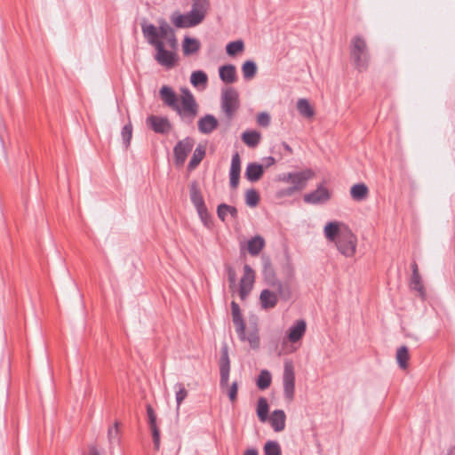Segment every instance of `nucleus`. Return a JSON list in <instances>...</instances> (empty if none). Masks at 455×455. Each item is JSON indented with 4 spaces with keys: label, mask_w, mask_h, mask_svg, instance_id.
Segmentation results:
<instances>
[{
    "label": "nucleus",
    "mask_w": 455,
    "mask_h": 455,
    "mask_svg": "<svg viewBox=\"0 0 455 455\" xmlns=\"http://www.w3.org/2000/svg\"><path fill=\"white\" fill-rule=\"evenodd\" d=\"M350 228L340 220H331L323 226L324 238L332 243H335Z\"/></svg>",
    "instance_id": "obj_10"
},
{
    "label": "nucleus",
    "mask_w": 455,
    "mask_h": 455,
    "mask_svg": "<svg viewBox=\"0 0 455 455\" xmlns=\"http://www.w3.org/2000/svg\"><path fill=\"white\" fill-rule=\"evenodd\" d=\"M162 100L182 117L192 120L197 114V105L193 95L188 90H182L180 97L167 86L160 91Z\"/></svg>",
    "instance_id": "obj_2"
},
{
    "label": "nucleus",
    "mask_w": 455,
    "mask_h": 455,
    "mask_svg": "<svg viewBox=\"0 0 455 455\" xmlns=\"http://www.w3.org/2000/svg\"><path fill=\"white\" fill-rule=\"evenodd\" d=\"M265 455H281V448L278 443L269 441L264 446Z\"/></svg>",
    "instance_id": "obj_40"
},
{
    "label": "nucleus",
    "mask_w": 455,
    "mask_h": 455,
    "mask_svg": "<svg viewBox=\"0 0 455 455\" xmlns=\"http://www.w3.org/2000/svg\"><path fill=\"white\" fill-rule=\"evenodd\" d=\"M217 213L219 218L221 219L223 221L226 220L228 214L231 215L233 218L237 217V210L233 206L224 204L219 205Z\"/></svg>",
    "instance_id": "obj_32"
},
{
    "label": "nucleus",
    "mask_w": 455,
    "mask_h": 455,
    "mask_svg": "<svg viewBox=\"0 0 455 455\" xmlns=\"http://www.w3.org/2000/svg\"><path fill=\"white\" fill-rule=\"evenodd\" d=\"M411 289L419 291L420 295H423L424 286L422 284L419 271H416V270L413 271L411 280Z\"/></svg>",
    "instance_id": "obj_37"
},
{
    "label": "nucleus",
    "mask_w": 455,
    "mask_h": 455,
    "mask_svg": "<svg viewBox=\"0 0 455 455\" xmlns=\"http://www.w3.org/2000/svg\"><path fill=\"white\" fill-rule=\"evenodd\" d=\"M147 413L149 421L150 427H157L156 426V415L151 405L147 406Z\"/></svg>",
    "instance_id": "obj_45"
},
{
    "label": "nucleus",
    "mask_w": 455,
    "mask_h": 455,
    "mask_svg": "<svg viewBox=\"0 0 455 455\" xmlns=\"http://www.w3.org/2000/svg\"><path fill=\"white\" fill-rule=\"evenodd\" d=\"M148 124L156 132L165 133L171 130V124L167 118L152 116L147 120Z\"/></svg>",
    "instance_id": "obj_15"
},
{
    "label": "nucleus",
    "mask_w": 455,
    "mask_h": 455,
    "mask_svg": "<svg viewBox=\"0 0 455 455\" xmlns=\"http://www.w3.org/2000/svg\"><path fill=\"white\" fill-rule=\"evenodd\" d=\"M331 196L329 188L323 183L319 184L315 190L307 193L303 196L305 203L309 204H320L327 203Z\"/></svg>",
    "instance_id": "obj_11"
},
{
    "label": "nucleus",
    "mask_w": 455,
    "mask_h": 455,
    "mask_svg": "<svg viewBox=\"0 0 455 455\" xmlns=\"http://www.w3.org/2000/svg\"><path fill=\"white\" fill-rule=\"evenodd\" d=\"M231 309L232 319L235 327V331L238 333L240 339H244V323L242 318L239 306L235 301H232Z\"/></svg>",
    "instance_id": "obj_16"
},
{
    "label": "nucleus",
    "mask_w": 455,
    "mask_h": 455,
    "mask_svg": "<svg viewBox=\"0 0 455 455\" xmlns=\"http://www.w3.org/2000/svg\"><path fill=\"white\" fill-rule=\"evenodd\" d=\"M351 197L355 201H363L367 198L369 195L368 187L363 183H357L350 188Z\"/></svg>",
    "instance_id": "obj_24"
},
{
    "label": "nucleus",
    "mask_w": 455,
    "mask_h": 455,
    "mask_svg": "<svg viewBox=\"0 0 455 455\" xmlns=\"http://www.w3.org/2000/svg\"><path fill=\"white\" fill-rule=\"evenodd\" d=\"M197 212H198V215L200 216V219L204 222V224L206 227H209L211 224V218L207 212L206 206L202 208V210L201 209L197 210Z\"/></svg>",
    "instance_id": "obj_44"
},
{
    "label": "nucleus",
    "mask_w": 455,
    "mask_h": 455,
    "mask_svg": "<svg viewBox=\"0 0 455 455\" xmlns=\"http://www.w3.org/2000/svg\"><path fill=\"white\" fill-rule=\"evenodd\" d=\"M175 387L177 388V391H176L177 408H176V410H177V411H179L182 402L186 399V397L188 395V391L187 390L184 384H182V383L176 384Z\"/></svg>",
    "instance_id": "obj_35"
},
{
    "label": "nucleus",
    "mask_w": 455,
    "mask_h": 455,
    "mask_svg": "<svg viewBox=\"0 0 455 455\" xmlns=\"http://www.w3.org/2000/svg\"><path fill=\"white\" fill-rule=\"evenodd\" d=\"M209 9V0H192L191 11L187 14L172 13L171 21L177 28L196 27L203 22Z\"/></svg>",
    "instance_id": "obj_3"
},
{
    "label": "nucleus",
    "mask_w": 455,
    "mask_h": 455,
    "mask_svg": "<svg viewBox=\"0 0 455 455\" xmlns=\"http://www.w3.org/2000/svg\"><path fill=\"white\" fill-rule=\"evenodd\" d=\"M240 172H241V159L238 153H235L231 160V166H230V185L232 188H235L238 186L239 183V178H240Z\"/></svg>",
    "instance_id": "obj_18"
},
{
    "label": "nucleus",
    "mask_w": 455,
    "mask_h": 455,
    "mask_svg": "<svg viewBox=\"0 0 455 455\" xmlns=\"http://www.w3.org/2000/svg\"><path fill=\"white\" fill-rule=\"evenodd\" d=\"M414 270L418 271V267H417V265H414V266H413V271H414Z\"/></svg>",
    "instance_id": "obj_53"
},
{
    "label": "nucleus",
    "mask_w": 455,
    "mask_h": 455,
    "mask_svg": "<svg viewBox=\"0 0 455 455\" xmlns=\"http://www.w3.org/2000/svg\"><path fill=\"white\" fill-rule=\"evenodd\" d=\"M242 71L244 78L251 79L255 76L257 72V66L251 60L245 61L242 66Z\"/></svg>",
    "instance_id": "obj_34"
},
{
    "label": "nucleus",
    "mask_w": 455,
    "mask_h": 455,
    "mask_svg": "<svg viewBox=\"0 0 455 455\" xmlns=\"http://www.w3.org/2000/svg\"><path fill=\"white\" fill-rule=\"evenodd\" d=\"M243 48L244 45L243 41L237 40L229 43L227 45L226 50L228 55L235 56V54L242 52L243 51Z\"/></svg>",
    "instance_id": "obj_36"
},
{
    "label": "nucleus",
    "mask_w": 455,
    "mask_h": 455,
    "mask_svg": "<svg viewBox=\"0 0 455 455\" xmlns=\"http://www.w3.org/2000/svg\"><path fill=\"white\" fill-rule=\"evenodd\" d=\"M243 455H258V451L255 449H248L244 451Z\"/></svg>",
    "instance_id": "obj_51"
},
{
    "label": "nucleus",
    "mask_w": 455,
    "mask_h": 455,
    "mask_svg": "<svg viewBox=\"0 0 455 455\" xmlns=\"http://www.w3.org/2000/svg\"><path fill=\"white\" fill-rule=\"evenodd\" d=\"M246 204L251 207H255L259 201V196L254 189L247 190L245 193Z\"/></svg>",
    "instance_id": "obj_41"
},
{
    "label": "nucleus",
    "mask_w": 455,
    "mask_h": 455,
    "mask_svg": "<svg viewBox=\"0 0 455 455\" xmlns=\"http://www.w3.org/2000/svg\"><path fill=\"white\" fill-rule=\"evenodd\" d=\"M220 388L225 392L230 402L235 403L237 397L238 392V383L234 381L230 386L228 384L229 380V371H230V362L228 355L227 350L223 352V355L220 358Z\"/></svg>",
    "instance_id": "obj_6"
},
{
    "label": "nucleus",
    "mask_w": 455,
    "mask_h": 455,
    "mask_svg": "<svg viewBox=\"0 0 455 455\" xmlns=\"http://www.w3.org/2000/svg\"><path fill=\"white\" fill-rule=\"evenodd\" d=\"M220 78L226 84H233L236 81V70L234 65L221 66L219 69Z\"/></svg>",
    "instance_id": "obj_21"
},
{
    "label": "nucleus",
    "mask_w": 455,
    "mask_h": 455,
    "mask_svg": "<svg viewBox=\"0 0 455 455\" xmlns=\"http://www.w3.org/2000/svg\"><path fill=\"white\" fill-rule=\"evenodd\" d=\"M88 455H100V453L95 445H91L89 447Z\"/></svg>",
    "instance_id": "obj_50"
},
{
    "label": "nucleus",
    "mask_w": 455,
    "mask_h": 455,
    "mask_svg": "<svg viewBox=\"0 0 455 455\" xmlns=\"http://www.w3.org/2000/svg\"><path fill=\"white\" fill-rule=\"evenodd\" d=\"M396 362L399 364L401 369H407L408 368V362L410 359V354L409 349L405 346H402L396 350Z\"/></svg>",
    "instance_id": "obj_28"
},
{
    "label": "nucleus",
    "mask_w": 455,
    "mask_h": 455,
    "mask_svg": "<svg viewBox=\"0 0 455 455\" xmlns=\"http://www.w3.org/2000/svg\"><path fill=\"white\" fill-rule=\"evenodd\" d=\"M350 58L357 71L363 72L367 70L370 63V52L366 40L363 37L356 36L352 38Z\"/></svg>",
    "instance_id": "obj_5"
},
{
    "label": "nucleus",
    "mask_w": 455,
    "mask_h": 455,
    "mask_svg": "<svg viewBox=\"0 0 455 455\" xmlns=\"http://www.w3.org/2000/svg\"><path fill=\"white\" fill-rule=\"evenodd\" d=\"M112 428H113V426L109 425L108 429V435L109 440H111Z\"/></svg>",
    "instance_id": "obj_52"
},
{
    "label": "nucleus",
    "mask_w": 455,
    "mask_h": 455,
    "mask_svg": "<svg viewBox=\"0 0 455 455\" xmlns=\"http://www.w3.org/2000/svg\"><path fill=\"white\" fill-rule=\"evenodd\" d=\"M264 273H265L266 278L268 280L269 283H271L272 285H275L274 273H273V269L269 264H267L265 266Z\"/></svg>",
    "instance_id": "obj_47"
},
{
    "label": "nucleus",
    "mask_w": 455,
    "mask_h": 455,
    "mask_svg": "<svg viewBox=\"0 0 455 455\" xmlns=\"http://www.w3.org/2000/svg\"><path fill=\"white\" fill-rule=\"evenodd\" d=\"M142 31L148 42L156 48V61L167 68H172L177 60V39L172 28L166 22L161 23L159 28L143 23Z\"/></svg>",
    "instance_id": "obj_1"
},
{
    "label": "nucleus",
    "mask_w": 455,
    "mask_h": 455,
    "mask_svg": "<svg viewBox=\"0 0 455 455\" xmlns=\"http://www.w3.org/2000/svg\"><path fill=\"white\" fill-rule=\"evenodd\" d=\"M150 428H151V431H152V435H153L155 448L156 450H158L159 446H160V432H159V429H158L157 427H150Z\"/></svg>",
    "instance_id": "obj_46"
},
{
    "label": "nucleus",
    "mask_w": 455,
    "mask_h": 455,
    "mask_svg": "<svg viewBox=\"0 0 455 455\" xmlns=\"http://www.w3.org/2000/svg\"><path fill=\"white\" fill-rule=\"evenodd\" d=\"M190 198L196 210L205 207L204 200L197 187L193 185L190 188Z\"/></svg>",
    "instance_id": "obj_29"
},
{
    "label": "nucleus",
    "mask_w": 455,
    "mask_h": 455,
    "mask_svg": "<svg viewBox=\"0 0 455 455\" xmlns=\"http://www.w3.org/2000/svg\"><path fill=\"white\" fill-rule=\"evenodd\" d=\"M257 123L259 125L267 127L270 124V116L267 113L262 112L257 116Z\"/></svg>",
    "instance_id": "obj_43"
},
{
    "label": "nucleus",
    "mask_w": 455,
    "mask_h": 455,
    "mask_svg": "<svg viewBox=\"0 0 455 455\" xmlns=\"http://www.w3.org/2000/svg\"><path fill=\"white\" fill-rule=\"evenodd\" d=\"M261 307L264 309L273 308L276 306L278 299L277 295L269 290H263L259 296Z\"/></svg>",
    "instance_id": "obj_22"
},
{
    "label": "nucleus",
    "mask_w": 455,
    "mask_h": 455,
    "mask_svg": "<svg viewBox=\"0 0 455 455\" xmlns=\"http://www.w3.org/2000/svg\"><path fill=\"white\" fill-rule=\"evenodd\" d=\"M358 239L350 228L335 243L338 251L346 258H353L357 250Z\"/></svg>",
    "instance_id": "obj_8"
},
{
    "label": "nucleus",
    "mask_w": 455,
    "mask_h": 455,
    "mask_svg": "<svg viewBox=\"0 0 455 455\" xmlns=\"http://www.w3.org/2000/svg\"><path fill=\"white\" fill-rule=\"evenodd\" d=\"M218 126V120L212 115H206L198 121V129L202 133L213 132Z\"/></svg>",
    "instance_id": "obj_19"
},
{
    "label": "nucleus",
    "mask_w": 455,
    "mask_h": 455,
    "mask_svg": "<svg viewBox=\"0 0 455 455\" xmlns=\"http://www.w3.org/2000/svg\"><path fill=\"white\" fill-rule=\"evenodd\" d=\"M190 81L194 86H198L200 84L205 85L207 83V76L203 71H195L191 75Z\"/></svg>",
    "instance_id": "obj_38"
},
{
    "label": "nucleus",
    "mask_w": 455,
    "mask_h": 455,
    "mask_svg": "<svg viewBox=\"0 0 455 455\" xmlns=\"http://www.w3.org/2000/svg\"><path fill=\"white\" fill-rule=\"evenodd\" d=\"M315 177L312 170L307 169L300 172H288L278 177V180L290 183L291 187L281 189L276 193L278 198L291 196L295 192L303 190L308 180Z\"/></svg>",
    "instance_id": "obj_4"
},
{
    "label": "nucleus",
    "mask_w": 455,
    "mask_h": 455,
    "mask_svg": "<svg viewBox=\"0 0 455 455\" xmlns=\"http://www.w3.org/2000/svg\"><path fill=\"white\" fill-rule=\"evenodd\" d=\"M268 404L264 397H260L257 403V415L261 422H265L267 419Z\"/></svg>",
    "instance_id": "obj_31"
},
{
    "label": "nucleus",
    "mask_w": 455,
    "mask_h": 455,
    "mask_svg": "<svg viewBox=\"0 0 455 455\" xmlns=\"http://www.w3.org/2000/svg\"><path fill=\"white\" fill-rule=\"evenodd\" d=\"M195 141L193 139L186 138L180 140L174 148V157L177 165L181 166L186 161L188 155L191 152Z\"/></svg>",
    "instance_id": "obj_12"
},
{
    "label": "nucleus",
    "mask_w": 455,
    "mask_h": 455,
    "mask_svg": "<svg viewBox=\"0 0 455 455\" xmlns=\"http://www.w3.org/2000/svg\"><path fill=\"white\" fill-rule=\"evenodd\" d=\"M228 275L230 289L232 290V291H234V290L235 288V270L232 268H228Z\"/></svg>",
    "instance_id": "obj_48"
},
{
    "label": "nucleus",
    "mask_w": 455,
    "mask_h": 455,
    "mask_svg": "<svg viewBox=\"0 0 455 455\" xmlns=\"http://www.w3.org/2000/svg\"><path fill=\"white\" fill-rule=\"evenodd\" d=\"M271 374L268 371L263 370L260 371L258 380H257V386L259 389H266L271 384Z\"/></svg>",
    "instance_id": "obj_33"
},
{
    "label": "nucleus",
    "mask_w": 455,
    "mask_h": 455,
    "mask_svg": "<svg viewBox=\"0 0 455 455\" xmlns=\"http://www.w3.org/2000/svg\"><path fill=\"white\" fill-rule=\"evenodd\" d=\"M307 331V323L304 320L296 321L286 331V339L291 343H297L302 339Z\"/></svg>",
    "instance_id": "obj_14"
},
{
    "label": "nucleus",
    "mask_w": 455,
    "mask_h": 455,
    "mask_svg": "<svg viewBox=\"0 0 455 455\" xmlns=\"http://www.w3.org/2000/svg\"><path fill=\"white\" fill-rule=\"evenodd\" d=\"M261 139V135L256 131H246L242 135L243 141L251 148L256 147Z\"/></svg>",
    "instance_id": "obj_27"
},
{
    "label": "nucleus",
    "mask_w": 455,
    "mask_h": 455,
    "mask_svg": "<svg viewBox=\"0 0 455 455\" xmlns=\"http://www.w3.org/2000/svg\"><path fill=\"white\" fill-rule=\"evenodd\" d=\"M264 162H265V167L267 168V167L274 165L275 163V160L274 157L268 156L264 159Z\"/></svg>",
    "instance_id": "obj_49"
},
{
    "label": "nucleus",
    "mask_w": 455,
    "mask_h": 455,
    "mask_svg": "<svg viewBox=\"0 0 455 455\" xmlns=\"http://www.w3.org/2000/svg\"><path fill=\"white\" fill-rule=\"evenodd\" d=\"M264 173V167L257 163H251L245 170V177L251 182L258 181Z\"/></svg>",
    "instance_id": "obj_20"
},
{
    "label": "nucleus",
    "mask_w": 455,
    "mask_h": 455,
    "mask_svg": "<svg viewBox=\"0 0 455 455\" xmlns=\"http://www.w3.org/2000/svg\"><path fill=\"white\" fill-rule=\"evenodd\" d=\"M297 109L299 112V114L304 117L311 118L315 116V110L313 107L306 99H299L297 101Z\"/></svg>",
    "instance_id": "obj_25"
},
{
    "label": "nucleus",
    "mask_w": 455,
    "mask_h": 455,
    "mask_svg": "<svg viewBox=\"0 0 455 455\" xmlns=\"http://www.w3.org/2000/svg\"><path fill=\"white\" fill-rule=\"evenodd\" d=\"M121 136H122L124 147L125 148H127L130 145V142H131V140L132 137V128L131 124L124 125V127L123 128Z\"/></svg>",
    "instance_id": "obj_42"
},
{
    "label": "nucleus",
    "mask_w": 455,
    "mask_h": 455,
    "mask_svg": "<svg viewBox=\"0 0 455 455\" xmlns=\"http://www.w3.org/2000/svg\"><path fill=\"white\" fill-rule=\"evenodd\" d=\"M254 271L250 266L245 265L243 267V275L241 279L239 290V296L242 299H244L247 297V295L251 292L254 284Z\"/></svg>",
    "instance_id": "obj_13"
},
{
    "label": "nucleus",
    "mask_w": 455,
    "mask_h": 455,
    "mask_svg": "<svg viewBox=\"0 0 455 455\" xmlns=\"http://www.w3.org/2000/svg\"><path fill=\"white\" fill-rule=\"evenodd\" d=\"M265 246L263 237L257 235L248 242V251L251 255L256 256Z\"/></svg>",
    "instance_id": "obj_26"
},
{
    "label": "nucleus",
    "mask_w": 455,
    "mask_h": 455,
    "mask_svg": "<svg viewBox=\"0 0 455 455\" xmlns=\"http://www.w3.org/2000/svg\"><path fill=\"white\" fill-rule=\"evenodd\" d=\"M239 106L237 91L232 87L225 88L221 92V108L229 120L233 118Z\"/></svg>",
    "instance_id": "obj_7"
},
{
    "label": "nucleus",
    "mask_w": 455,
    "mask_h": 455,
    "mask_svg": "<svg viewBox=\"0 0 455 455\" xmlns=\"http://www.w3.org/2000/svg\"><path fill=\"white\" fill-rule=\"evenodd\" d=\"M286 414L283 410H275L269 416V423L275 432H282L285 428Z\"/></svg>",
    "instance_id": "obj_17"
},
{
    "label": "nucleus",
    "mask_w": 455,
    "mask_h": 455,
    "mask_svg": "<svg viewBox=\"0 0 455 455\" xmlns=\"http://www.w3.org/2000/svg\"><path fill=\"white\" fill-rule=\"evenodd\" d=\"M200 48L201 43L198 39L185 36L182 43V51L184 55L189 56L195 54L200 50Z\"/></svg>",
    "instance_id": "obj_23"
},
{
    "label": "nucleus",
    "mask_w": 455,
    "mask_h": 455,
    "mask_svg": "<svg viewBox=\"0 0 455 455\" xmlns=\"http://www.w3.org/2000/svg\"><path fill=\"white\" fill-rule=\"evenodd\" d=\"M283 395L288 402H291L295 393V373L291 361H286L283 365Z\"/></svg>",
    "instance_id": "obj_9"
},
{
    "label": "nucleus",
    "mask_w": 455,
    "mask_h": 455,
    "mask_svg": "<svg viewBox=\"0 0 455 455\" xmlns=\"http://www.w3.org/2000/svg\"><path fill=\"white\" fill-rule=\"evenodd\" d=\"M204 155H205L204 147L198 146L193 153V156L188 164V169L194 170L203 160V158L204 157Z\"/></svg>",
    "instance_id": "obj_30"
},
{
    "label": "nucleus",
    "mask_w": 455,
    "mask_h": 455,
    "mask_svg": "<svg viewBox=\"0 0 455 455\" xmlns=\"http://www.w3.org/2000/svg\"><path fill=\"white\" fill-rule=\"evenodd\" d=\"M243 341L247 340L252 348H258L259 345V338L258 331L256 330H253L251 331H249L246 333L244 331V339H242Z\"/></svg>",
    "instance_id": "obj_39"
}]
</instances>
